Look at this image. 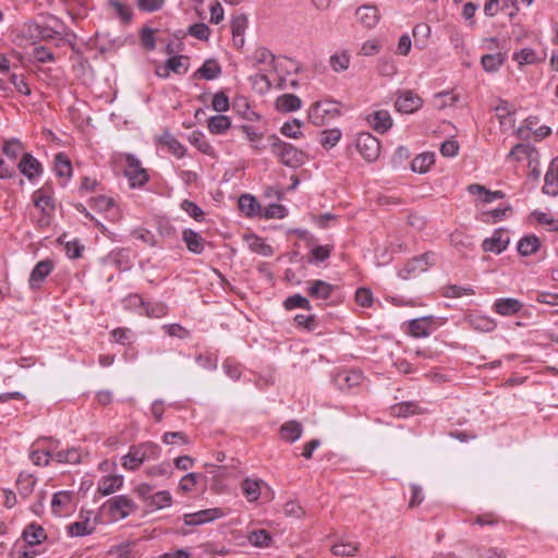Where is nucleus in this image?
<instances>
[{
	"mask_svg": "<svg viewBox=\"0 0 558 558\" xmlns=\"http://www.w3.org/2000/svg\"><path fill=\"white\" fill-rule=\"evenodd\" d=\"M248 62L253 68L258 69L260 72H277L279 68H282L283 62L289 66L287 71H299V65L292 59L277 58L268 48L257 47L253 53L247 58Z\"/></svg>",
	"mask_w": 558,
	"mask_h": 558,
	"instance_id": "obj_1",
	"label": "nucleus"
},
{
	"mask_svg": "<svg viewBox=\"0 0 558 558\" xmlns=\"http://www.w3.org/2000/svg\"><path fill=\"white\" fill-rule=\"evenodd\" d=\"M268 141L270 143L272 154L277 156L283 165L296 168L304 162V153L293 145L282 142L276 135L269 136Z\"/></svg>",
	"mask_w": 558,
	"mask_h": 558,
	"instance_id": "obj_2",
	"label": "nucleus"
},
{
	"mask_svg": "<svg viewBox=\"0 0 558 558\" xmlns=\"http://www.w3.org/2000/svg\"><path fill=\"white\" fill-rule=\"evenodd\" d=\"M112 163L114 171L128 179L131 189L140 185V181H137V177L140 175V161L135 156L118 153L114 155Z\"/></svg>",
	"mask_w": 558,
	"mask_h": 558,
	"instance_id": "obj_3",
	"label": "nucleus"
},
{
	"mask_svg": "<svg viewBox=\"0 0 558 558\" xmlns=\"http://www.w3.org/2000/svg\"><path fill=\"white\" fill-rule=\"evenodd\" d=\"M153 487L142 483V514L153 513L172 505V496L168 490L150 494Z\"/></svg>",
	"mask_w": 558,
	"mask_h": 558,
	"instance_id": "obj_4",
	"label": "nucleus"
},
{
	"mask_svg": "<svg viewBox=\"0 0 558 558\" xmlns=\"http://www.w3.org/2000/svg\"><path fill=\"white\" fill-rule=\"evenodd\" d=\"M340 109L337 104L331 100L314 102L307 112L308 120L315 125H324L327 118H336L340 116Z\"/></svg>",
	"mask_w": 558,
	"mask_h": 558,
	"instance_id": "obj_5",
	"label": "nucleus"
},
{
	"mask_svg": "<svg viewBox=\"0 0 558 558\" xmlns=\"http://www.w3.org/2000/svg\"><path fill=\"white\" fill-rule=\"evenodd\" d=\"M435 263V254L432 252L424 253L418 257H414L409 260L403 268L398 272L399 277L403 280H408L416 274L424 272L430 265Z\"/></svg>",
	"mask_w": 558,
	"mask_h": 558,
	"instance_id": "obj_6",
	"label": "nucleus"
},
{
	"mask_svg": "<svg viewBox=\"0 0 558 558\" xmlns=\"http://www.w3.org/2000/svg\"><path fill=\"white\" fill-rule=\"evenodd\" d=\"M356 149L362 157L368 161H375L380 154L379 141L369 132H362L356 137Z\"/></svg>",
	"mask_w": 558,
	"mask_h": 558,
	"instance_id": "obj_7",
	"label": "nucleus"
},
{
	"mask_svg": "<svg viewBox=\"0 0 558 558\" xmlns=\"http://www.w3.org/2000/svg\"><path fill=\"white\" fill-rule=\"evenodd\" d=\"M190 66V59L186 56H175L168 59L165 65L156 66V75L159 77H168L170 72L182 75L185 74Z\"/></svg>",
	"mask_w": 558,
	"mask_h": 558,
	"instance_id": "obj_8",
	"label": "nucleus"
},
{
	"mask_svg": "<svg viewBox=\"0 0 558 558\" xmlns=\"http://www.w3.org/2000/svg\"><path fill=\"white\" fill-rule=\"evenodd\" d=\"M225 514L226 513L221 508H210L193 513H186L184 514L183 520L186 525H202L220 519L225 517Z\"/></svg>",
	"mask_w": 558,
	"mask_h": 558,
	"instance_id": "obj_9",
	"label": "nucleus"
},
{
	"mask_svg": "<svg viewBox=\"0 0 558 558\" xmlns=\"http://www.w3.org/2000/svg\"><path fill=\"white\" fill-rule=\"evenodd\" d=\"M423 106V99L412 90H403L399 94L395 107L399 112L413 113Z\"/></svg>",
	"mask_w": 558,
	"mask_h": 558,
	"instance_id": "obj_10",
	"label": "nucleus"
},
{
	"mask_svg": "<svg viewBox=\"0 0 558 558\" xmlns=\"http://www.w3.org/2000/svg\"><path fill=\"white\" fill-rule=\"evenodd\" d=\"M17 168L29 181H34L36 178L40 177L44 171L41 163L29 153L22 155Z\"/></svg>",
	"mask_w": 558,
	"mask_h": 558,
	"instance_id": "obj_11",
	"label": "nucleus"
},
{
	"mask_svg": "<svg viewBox=\"0 0 558 558\" xmlns=\"http://www.w3.org/2000/svg\"><path fill=\"white\" fill-rule=\"evenodd\" d=\"M510 242V238L502 229L495 230L490 238L483 241L482 247L485 252L495 254L502 253Z\"/></svg>",
	"mask_w": 558,
	"mask_h": 558,
	"instance_id": "obj_12",
	"label": "nucleus"
},
{
	"mask_svg": "<svg viewBox=\"0 0 558 558\" xmlns=\"http://www.w3.org/2000/svg\"><path fill=\"white\" fill-rule=\"evenodd\" d=\"M355 16L357 22L365 28L375 27L380 19L377 7L364 4L356 9Z\"/></svg>",
	"mask_w": 558,
	"mask_h": 558,
	"instance_id": "obj_13",
	"label": "nucleus"
},
{
	"mask_svg": "<svg viewBox=\"0 0 558 558\" xmlns=\"http://www.w3.org/2000/svg\"><path fill=\"white\" fill-rule=\"evenodd\" d=\"M53 264L49 259L40 260L36 264L29 276V287L38 289L40 283L50 275Z\"/></svg>",
	"mask_w": 558,
	"mask_h": 558,
	"instance_id": "obj_14",
	"label": "nucleus"
},
{
	"mask_svg": "<svg viewBox=\"0 0 558 558\" xmlns=\"http://www.w3.org/2000/svg\"><path fill=\"white\" fill-rule=\"evenodd\" d=\"M368 124L378 133H386L392 126V119L387 110H377L366 118Z\"/></svg>",
	"mask_w": 558,
	"mask_h": 558,
	"instance_id": "obj_15",
	"label": "nucleus"
},
{
	"mask_svg": "<svg viewBox=\"0 0 558 558\" xmlns=\"http://www.w3.org/2000/svg\"><path fill=\"white\" fill-rule=\"evenodd\" d=\"M433 317L424 316L409 322L408 331L414 338H424L429 336Z\"/></svg>",
	"mask_w": 558,
	"mask_h": 558,
	"instance_id": "obj_16",
	"label": "nucleus"
},
{
	"mask_svg": "<svg viewBox=\"0 0 558 558\" xmlns=\"http://www.w3.org/2000/svg\"><path fill=\"white\" fill-rule=\"evenodd\" d=\"M275 107L281 113L294 112L302 107V100L294 94H283L277 97Z\"/></svg>",
	"mask_w": 558,
	"mask_h": 558,
	"instance_id": "obj_17",
	"label": "nucleus"
},
{
	"mask_svg": "<svg viewBox=\"0 0 558 558\" xmlns=\"http://www.w3.org/2000/svg\"><path fill=\"white\" fill-rule=\"evenodd\" d=\"M523 307V304L514 298H501L497 299L494 303V310L496 313L502 316H510L519 313Z\"/></svg>",
	"mask_w": 558,
	"mask_h": 558,
	"instance_id": "obj_18",
	"label": "nucleus"
},
{
	"mask_svg": "<svg viewBox=\"0 0 558 558\" xmlns=\"http://www.w3.org/2000/svg\"><path fill=\"white\" fill-rule=\"evenodd\" d=\"M363 379L362 373L359 371H342L335 377V383L340 389H351L361 384Z\"/></svg>",
	"mask_w": 558,
	"mask_h": 558,
	"instance_id": "obj_19",
	"label": "nucleus"
},
{
	"mask_svg": "<svg viewBox=\"0 0 558 558\" xmlns=\"http://www.w3.org/2000/svg\"><path fill=\"white\" fill-rule=\"evenodd\" d=\"M109 512L113 517L125 518L133 507V502L125 496H116L108 500Z\"/></svg>",
	"mask_w": 558,
	"mask_h": 558,
	"instance_id": "obj_20",
	"label": "nucleus"
},
{
	"mask_svg": "<svg viewBox=\"0 0 558 558\" xmlns=\"http://www.w3.org/2000/svg\"><path fill=\"white\" fill-rule=\"evenodd\" d=\"M333 290L335 287L324 280H313L310 282L307 292L313 299L327 300Z\"/></svg>",
	"mask_w": 558,
	"mask_h": 558,
	"instance_id": "obj_21",
	"label": "nucleus"
},
{
	"mask_svg": "<svg viewBox=\"0 0 558 558\" xmlns=\"http://www.w3.org/2000/svg\"><path fill=\"white\" fill-rule=\"evenodd\" d=\"M468 191L472 195H478L483 203H492L505 197V193L502 191H488L485 186L477 183L470 184L468 186Z\"/></svg>",
	"mask_w": 558,
	"mask_h": 558,
	"instance_id": "obj_22",
	"label": "nucleus"
},
{
	"mask_svg": "<svg viewBox=\"0 0 558 558\" xmlns=\"http://www.w3.org/2000/svg\"><path fill=\"white\" fill-rule=\"evenodd\" d=\"M303 427L298 421H288L280 427V436L283 440L294 442L302 436Z\"/></svg>",
	"mask_w": 558,
	"mask_h": 558,
	"instance_id": "obj_23",
	"label": "nucleus"
},
{
	"mask_svg": "<svg viewBox=\"0 0 558 558\" xmlns=\"http://www.w3.org/2000/svg\"><path fill=\"white\" fill-rule=\"evenodd\" d=\"M187 250L194 254H201L204 251L203 238L192 229H185L182 234Z\"/></svg>",
	"mask_w": 558,
	"mask_h": 558,
	"instance_id": "obj_24",
	"label": "nucleus"
},
{
	"mask_svg": "<svg viewBox=\"0 0 558 558\" xmlns=\"http://www.w3.org/2000/svg\"><path fill=\"white\" fill-rule=\"evenodd\" d=\"M539 247H541V241L534 234L523 236L519 241L518 246H517L519 254L522 256H530V255L536 253L539 250Z\"/></svg>",
	"mask_w": 558,
	"mask_h": 558,
	"instance_id": "obj_25",
	"label": "nucleus"
},
{
	"mask_svg": "<svg viewBox=\"0 0 558 558\" xmlns=\"http://www.w3.org/2000/svg\"><path fill=\"white\" fill-rule=\"evenodd\" d=\"M54 172L60 178L72 177V163L64 153H58L53 160Z\"/></svg>",
	"mask_w": 558,
	"mask_h": 558,
	"instance_id": "obj_26",
	"label": "nucleus"
},
{
	"mask_svg": "<svg viewBox=\"0 0 558 558\" xmlns=\"http://www.w3.org/2000/svg\"><path fill=\"white\" fill-rule=\"evenodd\" d=\"M122 483H123L122 476H119V475L105 476L99 482L97 489L102 496H108V495L114 493L116 490H118L122 486Z\"/></svg>",
	"mask_w": 558,
	"mask_h": 558,
	"instance_id": "obj_27",
	"label": "nucleus"
},
{
	"mask_svg": "<svg viewBox=\"0 0 558 558\" xmlns=\"http://www.w3.org/2000/svg\"><path fill=\"white\" fill-rule=\"evenodd\" d=\"M36 478L32 474L21 473L16 481L19 495L22 498H27L34 490Z\"/></svg>",
	"mask_w": 558,
	"mask_h": 558,
	"instance_id": "obj_28",
	"label": "nucleus"
},
{
	"mask_svg": "<svg viewBox=\"0 0 558 558\" xmlns=\"http://www.w3.org/2000/svg\"><path fill=\"white\" fill-rule=\"evenodd\" d=\"M221 73V68L216 60H206L203 65L196 71L195 76L198 75L204 80L217 78Z\"/></svg>",
	"mask_w": 558,
	"mask_h": 558,
	"instance_id": "obj_29",
	"label": "nucleus"
},
{
	"mask_svg": "<svg viewBox=\"0 0 558 558\" xmlns=\"http://www.w3.org/2000/svg\"><path fill=\"white\" fill-rule=\"evenodd\" d=\"M435 162L433 153H423L416 156L411 162V169L414 172L425 173Z\"/></svg>",
	"mask_w": 558,
	"mask_h": 558,
	"instance_id": "obj_30",
	"label": "nucleus"
},
{
	"mask_svg": "<svg viewBox=\"0 0 558 558\" xmlns=\"http://www.w3.org/2000/svg\"><path fill=\"white\" fill-rule=\"evenodd\" d=\"M263 481L245 478L241 484L242 492L248 501H255L260 496V485Z\"/></svg>",
	"mask_w": 558,
	"mask_h": 558,
	"instance_id": "obj_31",
	"label": "nucleus"
},
{
	"mask_svg": "<svg viewBox=\"0 0 558 558\" xmlns=\"http://www.w3.org/2000/svg\"><path fill=\"white\" fill-rule=\"evenodd\" d=\"M24 541L31 546L41 543L46 538L45 530L37 524H29L23 531Z\"/></svg>",
	"mask_w": 558,
	"mask_h": 558,
	"instance_id": "obj_32",
	"label": "nucleus"
},
{
	"mask_svg": "<svg viewBox=\"0 0 558 558\" xmlns=\"http://www.w3.org/2000/svg\"><path fill=\"white\" fill-rule=\"evenodd\" d=\"M190 143L195 146L199 151L213 156L215 150L214 147L208 143L206 136L201 131H193L189 135Z\"/></svg>",
	"mask_w": 558,
	"mask_h": 558,
	"instance_id": "obj_33",
	"label": "nucleus"
},
{
	"mask_svg": "<svg viewBox=\"0 0 558 558\" xmlns=\"http://www.w3.org/2000/svg\"><path fill=\"white\" fill-rule=\"evenodd\" d=\"M231 126V121L227 116L218 114L211 117L208 121V130L213 134H223Z\"/></svg>",
	"mask_w": 558,
	"mask_h": 558,
	"instance_id": "obj_34",
	"label": "nucleus"
},
{
	"mask_svg": "<svg viewBox=\"0 0 558 558\" xmlns=\"http://www.w3.org/2000/svg\"><path fill=\"white\" fill-rule=\"evenodd\" d=\"M469 323L473 329L482 332H490L496 328V323L486 316L471 315Z\"/></svg>",
	"mask_w": 558,
	"mask_h": 558,
	"instance_id": "obj_35",
	"label": "nucleus"
},
{
	"mask_svg": "<svg viewBox=\"0 0 558 558\" xmlns=\"http://www.w3.org/2000/svg\"><path fill=\"white\" fill-rule=\"evenodd\" d=\"M82 454L77 448H70L60 450L52 456V459L58 463L76 464L81 462Z\"/></svg>",
	"mask_w": 558,
	"mask_h": 558,
	"instance_id": "obj_36",
	"label": "nucleus"
},
{
	"mask_svg": "<svg viewBox=\"0 0 558 558\" xmlns=\"http://www.w3.org/2000/svg\"><path fill=\"white\" fill-rule=\"evenodd\" d=\"M34 205L41 210L45 216H50L54 210V202L51 196L41 195L40 190L34 193Z\"/></svg>",
	"mask_w": 558,
	"mask_h": 558,
	"instance_id": "obj_37",
	"label": "nucleus"
},
{
	"mask_svg": "<svg viewBox=\"0 0 558 558\" xmlns=\"http://www.w3.org/2000/svg\"><path fill=\"white\" fill-rule=\"evenodd\" d=\"M94 530L95 524L90 523L88 518L71 523L68 526V532L71 536H85L90 534Z\"/></svg>",
	"mask_w": 558,
	"mask_h": 558,
	"instance_id": "obj_38",
	"label": "nucleus"
},
{
	"mask_svg": "<svg viewBox=\"0 0 558 558\" xmlns=\"http://www.w3.org/2000/svg\"><path fill=\"white\" fill-rule=\"evenodd\" d=\"M240 130L252 143V147L256 151H262L266 148V145L262 144L263 134L258 133L252 125H241Z\"/></svg>",
	"mask_w": 558,
	"mask_h": 558,
	"instance_id": "obj_39",
	"label": "nucleus"
},
{
	"mask_svg": "<svg viewBox=\"0 0 558 558\" xmlns=\"http://www.w3.org/2000/svg\"><path fill=\"white\" fill-rule=\"evenodd\" d=\"M239 208L246 216H254L259 209V204L254 196L244 194L239 198Z\"/></svg>",
	"mask_w": 558,
	"mask_h": 558,
	"instance_id": "obj_40",
	"label": "nucleus"
},
{
	"mask_svg": "<svg viewBox=\"0 0 558 558\" xmlns=\"http://www.w3.org/2000/svg\"><path fill=\"white\" fill-rule=\"evenodd\" d=\"M505 61V57L500 52L485 54L481 59V63L486 72L497 71Z\"/></svg>",
	"mask_w": 558,
	"mask_h": 558,
	"instance_id": "obj_41",
	"label": "nucleus"
},
{
	"mask_svg": "<svg viewBox=\"0 0 558 558\" xmlns=\"http://www.w3.org/2000/svg\"><path fill=\"white\" fill-rule=\"evenodd\" d=\"M268 72H260L252 75L250 77V81L253 85V87L259 93L264 94L270 90L271 88V82L268 78Z\"/></svg>",
	"mask_w": 558,
	"mask_h": 558,
	"instance_id": "obj_42",
	"label": "nucleus"
},
{
	"mask_svg": "<svg viewBox=\"0 0 558 558\" xmlns=\"http://www.w3.org/2000/svg\"><path fill=\"white\" fill-rule=\"evenodd\" d=\"M513 59L519 65L533 64L543 60L538 58L537 53L532 48H522L513 54Z\"/></svg>",
	"mask_w": 558,
	"mask_h": 558,
	"instance_id": "obj_43",
	"label": "nucleus"
},
{
	"mask_svg": "<svg viewBox=\"0 0 558 558\" xmlns=\"http://www.w3.org/2000/svg\"><path fill=\"white\" fill-rule=\"evenodd\" d=\"M250 248L257 254H260L263 256H271L274 253L272 247L265 243V241L262 238H258L256 235H253L247 239Z\"/></svg>",
	"mask_w": 558,
	"mask_h": 558,
	"instance_id": "obj_44",
	"label": "nucleus"
},
{
	"mask_svg": "<svg viewBox=\"0 0 558 558\" xmlns=\"http://www.w3.org/2000/svg\"><path fill=\"white\" fill-rule=\"evenodd\" d=\"M247 538L255 547H268L271 542V536L266 530L252 531Z\"/></svg>",
	"mask_w": 558,
	"mask_h": 558,
	"instance_id": "obj_45",
	"label": "nucleus"
},
{
	"mask_svg": "<svg viewBox=\"0 0 558 558\" xmlns=\"http://www.w3.org/2000/svg\"><path fill=\"white\" fill-rule=\"evenodd\" d=\"M330 66L335 72L345 71L350 65V56L347 52H337L330 57Z\"/></svg>",
	"mask_w": 558,
	"mask_h": 558,
	"instance_id": "obj_46",
	"label": "nucleus"
},
{
	"mask_svg": "<svg viewBox=\"0 0 558 558\" xmlns=\"http://www.w3.org/2000/svg\"><path fill=\"white\" fill-rule=\"evenodd\" d=\"M302 126H303L302 121H300L299 119H293L289 122H286L281 126L280 131L287 137L300 138L303 135V133L301 132Z\"/></svg>",
	"mask_w": 558,
	"mask_h": 558,
	"instance_id": "obj_47",
	"label": "nucleus"
},
{
	"mask_svg": "<svg viewBox=\"0 0 558 558\" xmlns=\"http://www.w3.org/2000/svg\"><path fill=\"white\" fill-rule=\"evenodd\" d=\"M72 500V494L66 490L58 492L53 495L51 500V509L54 513L59 514L61 508L68 506Z\"/></svg>",
	"mask_w": 558,
	"mask_h": 558,
	"instance_id": "obj_48",
	"label": "nucleus"
},
{
	"mask_svg": "<svg viewBox=\"0 0 558 558\" xmlns=\"http://www.w3.org/2000/svg\"><path fill=\"white\" fill-rule=\"evenodd\" d=\"M530 217L539 225L547 226L549 230L558 231V219H554L549 214L534 210Z\"/></svg>",
	"mask_w": 558,
	"mask_h": 558,
	"instance_id": "obj_49",
	"label": "nucleus"
},
{
	"mask_svg": "<svg viewBox=\"0 0 558 558\" xmlns=\"http://www.w3.org/2000/svg\"><path fill=\"white\" fill-rule=\"evenodd\" d=\"M391 411L392 414L397 417H407L417 413L418 405L414 402H402L392 407Z\"/></svg>",
	"mask_w": 558,
	"mask_h": 558,
	"instance_id": "obj_50",
	"label": "nucleus"
},
{
	"mask_svg": "<svg viewBox=\"0 0 558 558\" xmlns=\"http://www.w3.org/2000/svg\"><path fill=\"white\" fill-rule=\"evenodd\" d=\"M158 29L150 27H142V47L147 50H154L156 48Z\"/></svg>",
	"mask_w": 558,
	"mask_h": 558,
	"instance_id": "obj_51",
	"label": "nucleus"
},
{
	"mask_svg": "<svg viewBox=\"0 0 558 558\" xmlns=\"http://www.w3.org/2000/svg\"><path fill=\"white\" fill-rule=\"evenodd\" d=\"M22 149H23L22 143L16 138H12V140H7L4 142L2 151L8 158H10L11 160H15L17 158V156L20 155V153L22 151Z\"/></svg>",
	"mask_w": 558,
	"mask_h": 558,
	"instance_id": "obj_52",
	"label": "nucleus"
},
{
	"mask_svg": "<svg viewBox=\"0 0 558 558\" xmlns=\"http://www.w3.org/2000/svg\"><path fill=\"white\" fill-rule=\"evenodd\" d=\"M341 138V131L339 129L325 130L322 133L320 144L325 148H331L337 145Z\"/></svg>",
	"mask_w": 558,
	"mask_h": 558,
	"instance_id": "obj_53",
	"label": "nucleus"
},
{
	"mask_svg": "<svg viewBox=\"0 0 558 558\" xmlns=\"http://www.w3.org/2000/svg\"><path fill=\"white\" fill-rule=\"evenodd\" d=\"M181 208L192 218H194L197 221L203 220L204 218V211L203 209L196 205L194 202L184 199L181 203Z\"/></svg>",
	"mask_w": 558,
	"mask_h": 558,
	"instance_id": "obj_54",
	"label": "nucleus"
},
{
	"mask_svg": "<svg viewBox=\"0 0 558 558\" xmlns=\"http://www.w3.org/2000/svg\"><path fill=\"white\" fill-rule=\"evenodd\" d=\"M284 307L287 310H294L296 307H300V308H305V310H311V304H310V301L300 295V294H294L292 296H289L286 301H284Z\"/></svg>",
	"mask_w": 558,
	"mask_h": 558,
	"instance_id": "obj_55",
	"label": "nucleus"
},
{
	"mask_svg": "<svg viewBox=\"0 0 558 558\" xmlns=\"http://www.w3.org/2000/svg\"><path fill=\"white\" fill-rule=\"evenodd\" d=\"M332 251V246L318 245L311 251V263H319L326 260Z\"/></svg>",
	"mask_w": 558,
	"mask_h": 558,
	"instance_id": "obj_56",
	"label": "nucleus"
},
{
	"mask_svg": "<svg viewBox=\"0 0 558 558\" xmlns=\"http://www.w3.org/2000/svg\"><path fill=\"white\" fill-rule=\"evenodd\" d=\"M165 144L175 157L182 158L184 156L185 147L174 136L166 135Z\"/></svg>",
	"mask_w": 558,
	"mask_h": 558,
	"instance_id": "obj_57",
	"label": "nucleus"
},
{
	"mask_svg": "<svg viewBox=\"0 0 558 558\" xmlns=\"http://www.w3.org/2000/svg\"><path fill=\"white\" fill-rule=\"evenodd\" d=\"M211 107L217 112L227 111L230 107L228 96L223 92L216 93L213 97Z\"/></svg>",
	"mask_w": 558,
	"mask_h": 558,
	"instance_id": "obj_58",
	"label": "nucleus"
},
{
	"mask_svg": "<svg viewBox=\"0 0 558 558\" xmlns=\"http://www.w3.org/2000/svg\"><path fill=\"white\" fill-rule=\"evenodd\" d=\"M189 34L197 39L207 40L210 35V29L206 24L197 23L189 27Z\"/></svg>",
	"mask_w": 558,
	"mask_h": 558,
	"instance_id": "obj_59",
	"label": "nucleus"
},
{
	"mask_svg": "<svg viewBox=\"0 0 558 558\" xmlns=\"http://www.w3.org/2000/svg\"><path fill=\"white\" fill-rule=\"evenodd\" d=\"M198 477H199V475L196 473H189V474L184 475L180 480L179 489L183 493H190V492L194 490V488L197 484Z\"/></svg>",
	"mask_w": 558,
	"mask_h": 558,
	"instance_id": "obj_60",
	"label": "nucleus"
},
{
	"mask_svg": "<svg viewBox=\"0 0 558 558\" xmlns=\"http://www.w3.org/2000/svg\"><path fill=\"white\" fill-rule=\"evenodd\" d=\"M247 27V17L245 15L234 16L231 21L232 36L244 35Z\"/></svg>",
	"mask_w": 558,
	"mask_h": 558,
	"instance_id": "obj_61",
	"label": "nucleus"
},
{
	"mask_svg": "<svg viewBox=\"0 0 558 558\" xmlns=\"http://www.w3.org/2000/svg\"><path fill=\"white\" fill-rule=\"evenodd\" d=\"M355 301L363 307H369L373 304V293L367 288H359L355 292Z\"/></svg>",
	"mask_w": 558,
	"mask_h": 558,
	"instance_id": "obj_62",
	"label": "nucleus"
},
{
	"mask_svg": "<svg viewBox=\"0 0 558 558\" xmlns=\"http://www.w3.org/2000/svg\"><path fill=\"white\" fill-rule=\"evenodd\" d=\"M33 56L40 63H48L54 61L53 53L44 46L35 47Z\"/></svg>",
	"mask_w": 558,
	"mask_h": 558,
	"instance_id": "obj_63",
	"label": "nucleus"
},
{
	"mask_svg": "<svg viewBox=\"0 0 558 558\" xmlns=\"http://www.w3.org/2000/svg\"><path fill=\"white\" fill-rule=\"evenodd\" d=\"M380 47L381 45L378 39L366 40L360 49V54L365 57L374 56L380 50Z\"/></svg>",
	"mask_w": 558,
	"mask_h": 558,
	"instance_id": "obj_64",
	"label": "nucleus"
}]
</instances>
